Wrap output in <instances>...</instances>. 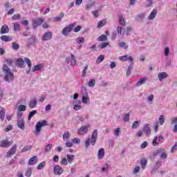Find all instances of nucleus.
I'll use <instances>...</instances> for the list:
<instances>
[{"mask_svg": "<svg viewBox=\"0 0 177 177\" xmlns=\"http://www.w3.org/2000/svg\"><path fill=\"white\" fill-rule=\"evenodd\" d=\"M90 125L88 124L86 126H82V128H80L77 130L78 135H85V133H88V128Z\"/></svg>", "mask_w": 177, "mask_h": 177, "instance_id": "obj_7", "label": "nucleus"}, {"mask_svg": "<svg viewBox=\"0 0 177 177\" xmlns=\"http://www.w3.org/2000/svg\"><path fill=\"white\" fill-rule=\"evenodd\" d=\"M120 132H121V129L118 128V129H116L115 130V131H114V135H115V136H120Z\"/></svg>", "mask_w": 177, "mask_h": 177, "instance_id": "obj_61", "label": "nucleus"}, {"mask_svg": "<svg viewBox=\"0 0 177 177\" xmlns=\"http://www.w3.org/2000/svg\"><path fill=\"white\" fill-rule=\"evenodd\" d=\"M167 77H168V73H165V72H160L158 75V78L160 82H161V81H162V80L167 78Z\"/></svg>", "mask_w": 177, "mask_h": 177, "instance_id": "obj_12", "label": "nucleus"}, {"mask_svg": "<svg viewBox=\"0 0 177 177\" xmlns=\"http://www.w3.org/2000/svg\"><path fill=\"white\" fill-rule=\"evenodd\" d=\"M103 158H104V149L101 148L98 150L97 152V159L103 160Z\"/></svg>", "mask_w": 177, "mask_h": 177, "instance_id": "obj_17", "label": "nucleus"}, {"mask_svg": "<svg viewBox=\"0 0 177 177\" xmlns=\"http://www.w3.org/2000/svg\"><path fill=\"white\" fill-rule=\"evenodd\" d=\"M21 15L19 14H15L12 17V20H20Z\"/></svg>", "mask_w": 177, "mask_h": 177, "instance_id": "obj_42", "label": "nucleus"}, {"mask_svg": "<svg viewBox=\"0 0 177 177\" xmlns=\"http://www.w3.org/2000/svg\"><path fill=\"white\" fill-rule=\"evenodd\" d=\"M139 171H140V167L136 166L133 171V174H136L139 172Z\"/></svg>", "mask_w": 177, "mask_h": 177, "instance_id": "obj_56", "label": "nucleus"}, {"mask_svg": "<svg viewBox=\"0 0 177 177\" xmlns=\"http://www.w3.org/2000/svg\"><path fill=\"white\" fill-rule=\"evenodd\" d=\"M86 70H88V65H86V66L84 67V70H83L82 72V77H85V75H86Z\"/></svg>", "mask_w": 177, "mask_h": 177, "instance_id": "obj_60", "label": "nucleus"}, {"mask_svg": "<svg viewBox=\"0 0 177 177\" xmlns=\"http://www.w3.org/2000/svg\"><path fill=\"white\" fill-rule=\"evenodd\" d=\"M19 48H20V46H19L18 44L16 42H12V49L15 50H19Z\"/></svg>", "mask_w": 177, "mask_h": 177, "instance_id": "obj_47", "label": "nucleus"}, {"mask_svg": "<svg viewBox=\"0 0 177 177\" xmlns=\"http://www.w3.org/2000/svg\"><path fill=\"white\" fill-rule=\"evenodd\" d=\"M167 157H168V155L167 154V153L162 152V153L160 154V158H162V160H165L167 159Z\"/></svg>", "mask_w": 177, "mask_h": 177, "instance_id": "obj_58", "label": "nucleus"}, {"mask_svg": "<svg viewBox=\"0 0 177 177\" xmlns=\"http://www.w3.org/2000/svg\"><path fill=\"white\" fill-rule=\"evenodd\" d=\"M31 174H32V169H31V167H28L26 172V176L30 177L31 176Z\"/></svg>", "mask_w": 177, "mask_h": 177, "instance_id": "obj_44", "label": "nucleus"}, {"mask_svg": "<svg viewBox=\"0 0 177 177\" xmlns=\"http://www.w3.org/2000/svg\"><path fill=\"white\" fill-rule=\"evenodd\" d=\"M140 165L142 169H146V167L147 166V160L146 158L141 159Z\"/></svg>", "mask_w": 177, "mask_h": 177, "instance_id": "obj_23", "label": "nucleus"}, {"mask_svg": "<svg viewBox=\"0 0 177 177\" xmlns=\"http://www.w3.org/2000/svg\"><path fill=\"white\" fill-rule=\"evenodd\" d=\"M140 124V122L138 120L135 121L131 126L132 129H136V128H138V127H139Z\"/></svg>", "mask_w": 177, "mask_h": 177, "instance_id": "obj_40", "label": "nucleus"}, {"mask_svg": "<svg viewBox=\"0 0 177 177\" xmlns=\"http://www.w3.org/2000/svg\"><path fill=\"white\" fill-rule=\"evenodd\" d=\"M117 32L118 34H120V35H124V34H125V30L123 29L122 27L118 26L117 28Z\"/></svg>", "mask_w": 177, "mask_h": 177, "instance_id": "obj_29", "label": "nucleus"}, {"mask_svg": "<svg viewBox=\"0 0 177 177\" xmlns=\"http://www.w3.org/2000/svg\"><path fill=\"white\" fill-rule=\"evenodd\" d=\"M119 46H120V48H128V46H127V44H126L125 42H124V41H120V42L119 43Z\"/></svg>", "mask_w": 177, "mask_h": 177, "instance_id": "obj_62", "label": "nucleus"}, {"mask_svg": "<svg viewBox=\"0 0 177 177\" xmlns=\"http://www.w3.org/2000/svg\"><path fill=\"white\" fill-rule=\"evenodd\" d=\"M148 80H149V78H147V77L140 78V80L137 83V86H140L141 85L146 84V82Z\"/></svg>", "mask_w": 177, "mask_h": 177, "instance_id": "obj_22", "label": "nucleus"}, {"mask_svg": "<svg viewBox=\"0 0 177 177\" xmlns=\"http://www.w3.org/2000/svg\"><path fill=\"white\" fill-rule=\"evenodd\" d=\"M55 175H62L63 174V168L59 165H55L54 167Z\"/></svg>", "mask_w": 177, "mask_h": 177, "instance_id": "obj_11", "label": "nucleus"}, {"mask_svg": "<svg viewBox=\"0 0 177 177\" xmlns=\"http://www.w3.org/2000/svg\"><path fill=\"white\" fill-rule=\"evenodd\" d=\"M64 17V13L61 12L59 15L55 17L54 21H60V20H62V19Z\"/></svg>", "mask_w": 177, "mask_h": 177, "instance_id": "obj_31", "label": "nucleus"}, {"mask_svg": "<svg viewBox=\"0 0 177 177\" xmlns=\"http://www.w3.org/2000/svg\"><path fill=\"white\" fill-rule=\"evenodd\" d=\"M71 59L70 58H66L65 62L67 63V64H70L71 66H75L77 64V62L75 61V59H74V55L71 54Z\"/></svg>", "mask_w": 177, "mask_h": 177, "instance_id": "obj_10", "label": "nucleus"}, {"mask_svg": "<svg viewBox=\"0 0 177 177\" xmlns=\"http://www.w3.org/2000/svg\"><path fill=\"white\" fill-rule=\"evenodd\" d=\"M2 70L4 73V81H6V82H12V81L15 80V75L12 73V70L9 68L6 64L3 65Z\"/></svg>", "mask_w": 177, "mask_h": 177, "instance_id": "obj_1", "label": "nucleus"}, {"mask_svg": "<svg viewBox=\"0 0 177 177\" xmlns=\"http://www.w3.org/2000/svg\"><path fill=\"white\" fill-rule=\"evenodd\" d=\"M109 45V42H103L102 44L98 45V48H100V49H104L105 48H107Z\"/></svg>", "mask_w": 177, "mask_h": 177, "instance_id": "obj_35", "label": "nucleus"}, {"mask_svg": "<svg viewBox=\"0 0 177 177\" xmlns=\"http://www.w3.org/2000/svg\"><path fill=\"white\" fill-rule=\"evenodd\" d=\"M164 55L166 57H168V56H169V47H166L165 48Z\"/></svg>", "mask_w": 177, "mask_h": 177, "instance_id": "obj_50", "label": "nucleus"}, {"mask_svg": "<svg viewBox=\"0 0 177 177\" xmlns=\"http://www.w3.org/2000/svg\"><path fill=\"white\" fill-rule=\"evenodd\" d=\"M93 6H95V1H90L88 3L86 4V10H91V9L93 8Z\"/></svg>", "mask_w": 177, "mask_h": 177, "instance_id": "obj_27", "label": "nucleus"}, {"mask_svg": "<svg viewBox=\"0 0 177 177\" xmlns=\"http://www.w3.org/2000/svg\"><path fill=\"white\" fill-rule=\"evenodd\" d=\"M14 31H20V25L19 24H14Z\"/></svg>", "mask_w": 177, "mask_h": 177, "instance_id": "obj_52", "label": "nucleus"}, {"mask_svg": "<svg viewBox=\"0 0 177 177\" xmlns=\"http://www.w3.org/2000/svg\"><path fill=\"white\" fill-rule=\"evenodd\" d=\"M109 171V165L105 164L102 168V172H107Z\"/></svg>", "mask_w": 177, "mask_h": 177, "instance_id": "obj_51", "label": "nucleus"}, {"mask_svg": "<svg viewBox=\"0 0 177 177\" xmlns=\"http://www.w3.org/2000/svg\"><path fill=\"white\" fill-rule=\"evenodd\" d=\"M97 41H107V36L105 35H102L101 36H100Z\"/></svg>", "mask_w": 177, "mask_h": 177, "instance_id": "obj_34", "label": "nucleus"}, {"mask_svg": "<svg viewBox=\"0 0 177 177\" xmlns=\"http://www.w3.org/2000/svg\"><path fill=\"white\" fill-rule=\"evenodd\" d=\"M74 27H75V25L74 24H71L68 25V26L64 28L62 30V34L64 37H67L74 30Z\"/></svg>", "mask_w": 177, "mask_h": 177, "instance_id": "obj_4", "label": "nucleus"}, {"mask_svg": "<svg viewBox=\"0 0 177 177\" xmlns=\"http://www.w3.org/2000/svg\"><path fill=\"white\" fill-rule=\"evenodd\" d=\"M176 150H177V142H175L174 146L172 147L171 152V153H175V151H176Z\"/></svg>", "mask_w": 177, "mask_h": 177, "instance_id": "obj_63", "label": "nucleus"}, {"mask_svg": "<svg viewBox=\"0 0 177 177\" xmlns=\"http://www.w3.org/2000/svg\"><path fill=\"white\" fill-rule=\"evenodd\" d=\"M77 44H84L85 42V38L80 37L76 39Z\"/></svg>", "mask_w": 177, "mask_h": 177, "instance_id": "obj_38", "label": "nucleus"}, {"mask_svg": "<svg viewBox=\"0 0 177 177\" xmlns=\"http://www.w3.org/2000/svg\"><path fill=\"white\" fill-rule=\"evenodd\" d=\"M162 165V160H158L153 167V171H158L159 168Z\"/></svg>", "mask_w": 177, "mask_h": 177, "instance_id": "obj_24", "label": "nucleus"}, {"mask_svg": "<svg viewBox=\"0 0 177 177\" xmlns=\"http://www.w3.org/2000/svg\"><path fill=\"white\" fill-rule=\"evenodd\" d=\"M16 151H17V145H15L12 147L10 148V151L7 152L6 157H8V158H10L12 156L16 154Z\"/></svg>", "mask_w": 177, "mask_h": 177, "instance_id": "obj_6", "label": "nucleus"}, {"mask_svg": "<svg viewBox=\"0 0 177 177\" xmlns=\"http://www.w3.org/2000/svg\"><path fill=\"white\" fill-rule=\"evenodd\" d=\"M170 122H171V125H173V124H177V117L171 118Z\"/></svg>", "mask_w": 177, "mask_h": 177, "instance_id": "obj_48", "label": "nucleus"}, {"mask_svg": "<svg viewBox=\"0 0 177 177\" xmlns=\"http://www.w3.org/2000/svg\"><path fill=\"white\" fill-rule=\"evenodd\" d=\"M82 103H84V104H86V103H88V97L82 96Z\"/></svg>", "mask_w": 177, "mask_h": 177, "instance_id": "obj_64", "label": "nucleus"}, {"mask_svg": "<svg viewBox=\"0 0 177 177\" xmlns=\"http://www.w3.org/2000/svg\"><path fill=\"white\" fill-rule=\"evenodd\" d=\"M52 37H53V33L52 32H46L42 37V41H49L50 39H52Z\"/></svg>", "mask_w": 177, "mask_h": 177, "instance_id": "obj_9", "label": "nucleus"}, {"mask_svg": "<svg viewBox=\"0 0 177 177\" xmlns=\"http://www.w3.org/2000/svg\"><path fill=\"white\" fill-rule=\"evenodd\" d=\"M44 23V20L42 18H36L32 19V28L34 30H36L39 27V26H41Z\"/></svg>", "mask_w": 177, "mask_h": 177, "instance_id": "obj_5", "label": "nucleus"}, {"mask_svg": "<svg viewBox=\"0 0 177 177\" xmlns=\"http://www.w3.org/2000/svg\"><path fill=\"white\" fill-rule=\"evenodd\" d=\"M24 62L28 64V67L31 70V67L32 66V64L31 63V60L27 57L24 58Z\"/></svg>", "mask_w": 177, "mask_h": 177, "instance_id": "obj_33", "label": "nucleus"}, {"mask_svg": "<svg viewBox=\"0 0 177 177\" xmlns=\"http://www.w3.org/2000/svg\"><path fill=\"white\" fill-rule=\"evenodd\" d=\"M24 62L25 61L23 60V59L19 58L16 61V66H17V67H19L20 68H24Z\"/></svg>", "mask_w": 177, "mask_h": 177, "instance_id": "obj_18", "label": "nucleus"}, {"mask_svg": "<svg viewBox=\"0 0 177 177\" xmlns=\"http://www.w3.org/2000/svg\"><path fill=\"white\" fill-rule=\"evenodd\" d=\"M35 114H37V110L30 111L28 116V121H31V118H32Z\"/></svg>", "mask_w": 177, "mask_h": 177, "instance_id": "obj_30", "label": "nucleus"}, {"mask_svg": "<svg viewBox=\"0 0 177 177\" xmlns=\"http://www.w3.org/2000/svg\"><path fill=\"white\" fill-rule=\"evenodd\" d=\"M38 162V156H32L28 160L29 165H35Z\"/></svg>", "mask_w": 177, "mask_h": 177, "instance_id": "obj_15", "label": "nucleus"}, {"mask_svg": "<svg viewBox=\"0 0 177 177\" xmlns=\"http://www.w3.org/2000/svg\"><path fill=\"white\" fill-rule=\"evenodd\" d=\"M82 92L83 96H85V97L88 96V92L86 91V88L85 86L82 87Z\"/></svg>", "mask_w": 177, "mask_h": 177, "instance_id": "obj_43", "label": "nucleus"}, {"mask_svg": "<svg viewBox=\"0 0 177 177\" xmlns=\"http://www.w3.org/2000/svg\"><path fill=\"white\" fill-rule=\"evenodd\" d=\"M52 147H53V145L51 144H48L46 147H45V151L47 153L48 151H49L50 150V149H52Z\"/></svg>", "mask_w": 177, "mask_h": 177, "instance_id": "obj_54", "label": "nucleus"}, {"mask_svg": "<svg viewBox=\"0 0 177 177\" xmlns=\"http://www.w3.org/2000/svg\"><path fill=\"white\" fill-rule=\"evenodd\" d=\"M29 107H30V109H35V107H37V99L35 98L30 101Z\"/></svg>", "mask_w": 177, "mask_h": 177, "instance_id": "obj_25", "label": "nucleus"}, {"mask_svg": "<svg viewBox=\"0 0 177 177\" xmlns=\"http://www.w3.org/2000/svg\"><path fill=\"white\" fill-rule=\"evenodd\" d=\"M48 125V122L46 120H41L40 122H37L35 126V134L36 135H39L41 133V129L43 127H46Z\"/></svg>", "mask_w": 177, "mask_h": 177, "instance_id": "obj_3", "label": "nucleus"}, {"mask_svg": "<svg viewBox=\"0 0 177 177\" xmlns=\"http://www.w3.org/2000/svg\"><path fill=\"white\" fill-rule=\"evenodd\" d=\"M158 122L160 125H164V123L165 122V118L164 117V115H160L159 116Z\"/></svg>", "mask_w": 177, "mask_h": 177, "instance_id": "obj_28", "label": "nucleus"}, {"mask_svg": "<svg viewBox=\"0 0 177 177\" xmlns=\"http://www.w3.org/2000/svg\"><path fill=\"white\" fill-rule=\"evenodd\" d=\"M145 13H141L140 15H138L136 17V20H137V21H140V20H143L145 19Z\"/></svg>", "mask_w": 177, "mask_h": 177, "instance_id": "obj_32", "label": "nucleus"}, {"mask_svg": "<svg viewBox=\"0 0 177 177\" xmlns=\"http://www.w3.org/2000/svg\"><path fill=\"white\" fill-rule=\"evenodd\" d=\"M1 39L4 42H10V41H12V37L8 35H3L1 37Z\"/></svg>", "mask_w": 177, "mask_h": 177, "instance_id": "obj_26", "label": "nucleus"}, {"mask_svg": "<svg viewBox=\"0 0 177 177\" xmlns=\"http://www.w3.org/2000/svg\"><path fill=\"white\" fill-rule=\"evenodd\" d=\"M9 32V26L4 25L1 27L0 34H8Z\"/></svg>", "mask_w": 177, "mask_h": 177, "instance_id": "obj_21", "label": "nucleus"}, {"mask_svg": "<svg viewBox=\"0 0 177 177\" xmlns=\"http://www.w3.org/2000/svg\"><path fill=\"white\" fill-rule=\"evenodd\" d=\"M96 140H97V129H95L91 134V138H88L85 142L86 147H89L90 145L95 146Z\"/></svg>", "mask_w": 177, "mask_h": 177, "instance_id": "obj_2", "label": "nucleus"}, {"mask_svg": "<svg viewBox=\"0 0 177 177\" xmlns=\"http://www.w3.org/2000/svg\"><path fill=\"white\" fill-rule=\"evenodd\" d=\"M13 129V127L12 125H8L6 127V128L4 129V132H9Z\"/></svg>", "mask_w": 177, "mask_h": 177, "instance_id": "obj_53", "label": "nucleus"}, {"mask_svg": "<svg viewBox=\"0 0 177 177\" xmlns=\"http://www.w3.org/2000/svg\"><path fill=\"white\" fill-rule=\"evenodd\" d=\"M17 125L20 129L24 130V128L26 127V124L24 123V119L20 118L17 120Z\"/></svg>", "mask_w": 177, "mask_h": 177, "instance_id": "obj_13", "label": "nucleus"}, {"mask_svg": "<svg viewBox=\"0 0 177 177\" xmlns=\"http://www.w3.org/2000/svg\"><path fill=\"white\" fill-rule=\"evenodd\" d=\"M67 157V160H68V162H73V161H74V158H75V156L74 155H66Z\"/></svg>", "mask_w": 177, "mask_h": 177, "instance_id": "obj_36", "label": "nucleus"}, {"mask_svg": "<svg viewBox=\"0 0 177 177\" xmlns=\"http://www.w3.org/2000/svg\"><path fill=\"white\" fill-rule=\"evenodd\" d=\"M92 15L93 16V17H99V11L98 10H94V11H92Z\"/></svg>", "mask_w": 177, "mask_h": 177, "instance_id": "obj_59", "label": "nucleus"}, {"mask_svg": "<svg viewBox=\"0 0 177 177\" xmlns=\"http://www.w3.org/2000/svg\"><path fill=\"white\" fill-rule=\"evenodd\" d=\"M12 143H13V142H9V140H3L0 142V147L8 149V147H10Z\"/></svg>", "mask_w": 177, "mask_h": 177, "instance_id": "obj_8", "label": "nucleus"}, {"mask_svg": "<svg viewBox=\"0 0 177 177\" xmlns=\"http://www.w3.org/2000/svg\"><path fill=\"white\" fill-rule=\"evenodd\" d=\"M46 164V162L44 161L41 162L38 166H37V169H42L44 167H45Z\"/></svg>", "mask_w": 177, "mask_h": 177, "instance_id": "obj_49", "label": "nucleus"}, {"mask_svg": "<svg viewBox=\"0 0 177 177\" xmlns=\"http://www.w3.org/2000/svg\"><path fill=\"white\" fill-rule=\"evenodd\" d=\"M120 60H121V62H127V60H128V55L120 57Z\"/></svg>", "mask_w": 177, "mask_h": 177, "instance_id": "obj_57", "label": "nucleus"}, {"mask_svg": "<svg viewBox=\"0 0 177 177\" xmlns=\"http://www.w3.org/2000/svg\"><path fill=\"white\" fill-rule=\"evenodd\" d=\"M82 109V106L78 104H75L73 106V110H75V111H78V110H81Z\"/></svg>", "mask_w": 177, "mask_h": 177, "instance_id": "obj_55", "label": "nucleus"}, {"mask_svg": "<svg viewBox=\"0 0 177 177\" xmlns=\"http://www.w3.org/2000/svg\"><path fill=\"white\" fill-rule=\"evenodd\" d=\"M27 109V106L25 105H19L18 106V111H26V109Z\"/></svg>", "mask_w": 177, "mask_h": 177, "instance_id": "obj_46", "label": "nucleus"}, {"mask_svg": "<svg viewBox=\"0 0 177 177\" xmlns=\"http://www.w3.org/2000/svg\"><path fill=\"white\" fill-rule=\"evenodd\" d=\"M157 12L156 9H153L148 16V20H154V19H156V16H157Z\"/></svg>", "mask_w": 177, "mask_h": 177, "instance_id": "obj_14", "label": "nucleus"}, {"mask_svg": "<svg viewBox=\"0 0 177 177\" xmlns=\"http://www.w3.org/2000/svg\"><path fill=\"white\" fill-rule=\"evenodd\" d=\"M70 136H71V134L70 133V132L64 133L63 135V140H67L70 139Z\"/></svg>", "mask_w": 177, "mask_h": 177, "instance_id": "obj_39", "label": "nucleus"}, {"mask_svg": "<svg viewBox=\"0 0 177 177\" xmlns=\"http://www.w3.org/2000/svg\"><path fill=\"white\" fill-rule=\"evenodd\" d=\"M104 60V55H100V56L97 58L96 62L98 63V64H100V63H102V62H103Z\"/></svg>", "mask_w": 177, "mask_h": 177, "instance_id": "obj_41", "label": "nucleus"}, {"mask_svg": "<svg viewBox=\"0 0 177 177\" xmlns=\"http://www.w3.org/2000/svg\"><path fill=\"white\" fill-rule=\"evenodd\" d=\"M142 131L147 135H150V133H151V129H150V125L149 124H145Z\"/></svg>", "mask_w": 177, "mask_h": 177, "instance_id": "obj_16", "label": "nucleus"}, {"mask_svg": "<svg viewBox=\"0 0 177 177\" xmlns=\"http://www.w3.org/2000/svg\"><path fill=\"white\" fill-rule=\"evenodd\" d=\"M43 67H44V65H42V64H39L37 65H35L32 68V72L35 73V71H39L42 70Z\"/></svg>", "mask_w": 177, "mask_h": 177, "instance_id": "obj_20", "label": "nucleus"}, {"mask_svg": "<svg viewBox=\"0 0 177 177\" xmlns=\"http://www.w3.org/2000/svg\"><path fill=\"white\" fill-rule=\"evenodd\" d=\"M158 140V137L155 136L153 142H152V145L153 146H158L160 145V143L157 142V141Z\"/></svg>", "mask_w": 177, "mask_h": 177, "instance_id": "obj_45", "label": "nucleus"}, {"mask_svg": "<svg viewBox=\"0 0 177 177\" xmlns=\"http://www.w3.org/2000/svg\"><path fill=\"white\" fill-rule=\"evenodd\" d=\"M96 84V81L95 80H90V81L88 83V86L90 88H93Z\"/></svg>", "mask_w": 177, "mask_h": 177, "instance_id": "obj_37", "label": "nucleus"}, {"mask_svg": "<svg viewBox=\"0 0 177 177\" xmlns=\"http://www.w3.org/2000/svg\"><path fill=\"white\" fill-rule=\"evenodd\" d=\"M118 20H119V24L120 26H122L124 27V26H127V22L125 21V19H124V17H122V15H118Z\"/></svg>", "mask_w": 177, "mask_h": 177, "instance_id": "obj_19", "label": "nucleus"}]
</instances>
